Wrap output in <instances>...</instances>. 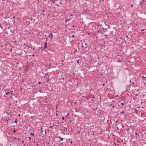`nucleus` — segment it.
Wrapping results in <instances>:
<instances>
[{"label": "nucleus", "mask_w": 146, "mask_h": 146, "mask_svg": "<svg viewBox=\"0 0 146 146\" xmlns=\"http://www.w3.org/2000/svg\"><path fill=\"white\" fill-rule=\"evenodd\" d=\"M60 125H61L62 126L60 127V129L64 131H67V128L66 127H64V126L62 124L61 125L60 124Z\"/></svg>", "instance_id": "nucleus-1"}, {"label": "nucleus", "mask_w": 146, "mask_h": 146, "mask_svg": "<svg viewBox=\"0 0 146 146\" xmlns=\"http://www.w3.org/2000/svg\"><path fill=\"white\" fill-rule=\"evenodd\" d=\"M145 1L144 0H142L139 3V5H141V7H143L144 5V3L145 2Z\"/></svg>", "instance_id": "nucleus-2"}, {"label": "nucleus", "mask_w": 146, "mask_h": 146, "mask_svg": "<svg viewBox=\"0 0 146 146\" xmlns=\"http://www.w3.org/2000/svg\"><path fill=\"white\" fill-rule=\"evenodd\" d=\"M9 18V17H6L5 16V17H4V19L6 20V21L5 22H9V20H7V19L8 18Z\"/></svg>", "instance_id": "nucleus-3"}, {"label": "nucleus", "mask_w": 146, "mask_h": 146, "mask_svg": "<svg viewBox=\"0 0 146 146\" xmlns=\"http://www.w3.org/2000/svg\"><path fill=\"white\" fill-rule=\"evenodd\" d=\"M53 37L52 34V33H50V34L49 35V38H50L52 39V37Z\"/></svg>", "instance_id": "nucleus-4"}, {"label": "nucleus", "mask_w": 146, "mask_h": 146, "mask_svg": "<svg viewBox=\"0 0 146 146\" xmlns=\"http://www.w3.org/2000/svg\"><path fill=\"white\" fill-rule=\"evenodd\" d=\"M44 78H46L47 80L46 81L47 82V83L49 81L48 76H47V77H45V76H44Z\"/></svg>", "instance_id": "nucleus-5"}, {"label": "nucleus", "mask_w": 146, "mask_h": 146, "mask_svg": "<svg viewBox=\"0 0 146 146\" xmlns=\"http://www.w3.org/2000/svg\"><path fill=\"white\" fill-rule=\"evenodd\" d=\"M42 48H44V49L47 48V43L46 42L44 43V48L42 47Z\"/></svg>", "instance_id": "nucleus-6"}, {"label": "nucleus", "mask_w": 146, "mask_h": 146, "mask_svg": "<svg viewBox=\"0 0 146 146\" xmlns=\"http://www.w3.org/2000/svg\"><path fill=\"white\" fill-rule=\"evenodd\" d=\"M59 123H58V125H56L55 126H56V127H58V128H60L59 127L60 125H59Z\"/></svg>", "instance_id": "nucleus-7"}, {"label": "nucleus", "mask_w": 146, "mask_h": 146, "mask_svg": "<svg viewBox=\"0 0 146 146\" xmlns=\"http://www.w3.org/2000/svg\"><path fill=\"white\" fill-rule=\"evenodd\" d=\"M69 115V113H68L67 114V115H66V119H67L68 118V116Z\"/></svg>", "instance_id": "nucleus-8"}, {"label": "nucleus", "mask_w": 146, "mask_h": 146, "mask_svg": "<svg viewBox=\"0 0 146 146\" xmlns=\"http://www.w3.org/2000/svg\"><path fill=\"white\" fill-rule=\"evenodd\" d=\"M144 30V29L142 30L141 31V33H142V34H144V32L143 31Z\"/></svg>", "instance_id": "nucleus-9"}, {"label": "nucleus", "mask_w": 146, "mask_h": 146, "mask_svg": "<svg viewBox=\"0 0 146 146\" xmlns=\"http://www.w3.org/2000/svg\"><path fill=\"white\" fill-rule=\"evenodd\" d=\"M30 135L33 136H34V134L33 133H32V132H30Z\"/></svg>", "instance_id": "nucleus-10"}, {"label": "nucleus", "mask_w": 146, "mask_h": 146, "mask_svg": "<svg viewBox=\"0 0 146 146\" xmlns=\"http://www.w3.org/2000/svg\"><path fill=\"white\" fill-rule=\"evenodd\" d=\"M9 93V92H7L6 94V95H8Z\"/></svg>", "instance_id": "nucleus-11"}, {"label": "nucleus", "mask_w": 146, "mask_h": 146, "mask_svg": "<svg viewBox=\"0 0 146 146\" xmlns=\"http://www.w3.org/2000/svg\"><path fill=\"white\" fill-rule=\"evenodd\" d=\"M125 113L124 111H122V112H121V114H123V113Z\"/></svg>", "instance_id": "nucleus-12"}, {"label": "nucleus", "mask_w": 146, "mask_h": 146, "mask_svg": "<svg viewBox=\"0 0 146 146\" xmlns=\"http://www.w3.org/2000/svg\"><path fill=\"white\" fill-rule=\"evenodd\" d=\"M15 18V16H13V17H11V18H10V19H12V18L13 19H14Z\"/></svg>", "instance_id": "nucleus-13"}, {"label": "nucleus", "mask_w": 146, "mask_h": 146, "mask_svg": "<svg viewBox=\"0 0 146 146\" xmlns=\"http://www.w3.org/2000/svg\"><path fill=\"white\" fill-rule=\"evenodd\" d=\"M52 67V66H51L50 64L49 65V66L48 67V68H51Z\"/></svg>", "instance_id": "nucleus-14"}, {"label": "nucleus", "mask_w": 146, "mask_h": 146, "mask_svg": "<svg viewBox=\"0 0 146 146\" xmlns=\"http://www.w3.org/2000/svg\"><path fill=\"white\" fill-rule=\"evenodd\" d=\"M39 92L40 93H41V92L42 93H43V92H42L41 90H39Z\"/></svg>", "instance_id": "nucleus-15"}, {"label": "nucleus", "mask_w": 146, "mask_h": 146, "mask_svg": "<svg viewBox=\"0 0 146 146\" xmlns=\"http://www.w3.org/2000/svg\"><path fill=\"white\" fill-rule=\"evenodd\" d=\"M47 76H48V73L46 74H45V76H46L45 77H47Z\"/></svg>", "instance_id": "nucleus-16"}, {"label": "nucleus", "mask_w": 146, "mask_h": 146, "mask_svg": "<svg viewBox=\"0 0 146 146\" xmlns=\"http://www.w3.org/2000/svg\"><path fill=\"white\" fill-rule=\"evenodd\" d=\"M26 46H27V47H28V48H30L31 49H32V48H31V47H30L29 46V45H26Z\"/></svg>", "instance_id": "nucleus-17"}, {"label": "nucleus", "mask_w": 146, "mask_h": 146, "mask_svg": "<svg viewBox=\"0 0 146 146\" xmlns=\"http://www.w3.org/2000/svg\"><path fill=\"white\" fill-rule=\"evenodd\" d=\"M64 139L63 138H60V140L61 141H62Z\"/></svg>", "instance_id": "nucleus-18"}, {"label": "nucleus", "mask_w": 146, "mask_h": 146, "mask_svg": "<svg viewBox=\"0 0 146 146\" xmlns=\"http://www.w3.org/2000/svg\"><path fill=\"white\" fill-rule=\"evenodd\" d=\"M69 20H69V19H67V20H66V21H65V22H67L68 21H69Z\"/></svg>", "instance_id": "nucleus-19"}, {"label": "nucleus", "mask_w": 146, "mask_h": 146, "mask_svg": "<svg viewBox=\"0 0 146 146\" xmlns=\"http://www.w3.org/2000/svg\"><path fill=\"white\" fill-rule=\"evenodd\" d=\"M38 83L39 84H41L40 82V81H38Z\"/></svg>", "instance_id": "nucleus-20"}, {"label": "nucleus", "mask_w": 146, "mask_h": 146, "mask_svg": "<svg viewBox=\"0 0 146 146\" xmlns=\"http://www.w3.org/2000/svg\"><path fill=\"white\" fill-rule=\"evenodd\" d=\"M17 119H16L15 120V121L14 122H15V123H16L17 124Z\"/></svg>", "instance_id": "nucleus-21"}, {"label": "nucleus", "mask_w": 146, "mask_h": 146, "mask_svg": "<svg viewBox=\"0 0 146 146\" xmlns=\"http://www.w3.org/2000/svg\"><path fill=\"white\" fill-rule=\"evenodd\" d=\"M135 111L136 112V113H137V110L136 109H135Z\"/></svg>", "instance_id": "nucleus-22"}, {"label": "nucleus", "mask_w": 146, "mask_h": 146, "mask_svg": "<svg viewBox=\"0 0 146 146\" xmlns=\"http://www.w3.org/2000/svg\"><path fill=\"white\" fill-rule=\"evenodd\" d=\"M142 77L143 78H146V77H145V76H142Z\"/></svg>", "instance_id": "nucleus-23"}, {"label": "nucleus", "mask_w": 146, "mask_h": 146, "mask_svg": "<svg viewBox=\"0 0 146 146\" xmlns=\"http://www.w3.org/2000/svg\"><path fill=\"white\" fill-rule=\"evenodd\" d=\"M64 119H65V118H64V117H62V120H64Z\"/></svg>", "instance_id": "nucleus-24"}, {"label": "nucleus", "mask_w": 146, "mask_h": 146, "mask_svg": "<svg viewBox=\"0 0 146 146\" xmlns=\"http://www.w3.org/2000/svg\"><path fill=\"white\" fill-rule=\"evenodd\" d=\"M135 135H137V136H138L139 135L137 134V133H135Z\"/></svg>", "instance_id": "nucleus-25"}, {"label": "nucleus", "mask_w": 146, "mask_h": 146, "mask_svg": "<svg viewBox=\"0 0 146 146\" xmlns=\"http://www.w3.org/2000/svg\"><path fill=\"white\" fill-rule=\"evenodd\" d=\"M10 119H8V120H7V122L8 123V122H9V121H10Z\"/></svg>", "instance_id": "nucleus-26"}, {"label": "nucleus", "mask_w": 146, "mask_h": 146, "mask_svg": "<svg viewBox=\"0 0 146 146\" xmlns=\"http://www.w3.org/2000/svg\"><path fill=\"white\" fill-rule=\"evenodd\" d=\"M16 132V131L15 130H13V132L14 133H15Z\"/></svg>", "instance_id": "nucleus-27"}, {"label": "nucleus", "mask_w": 146, "mask_h": 146, "mask_svg": "<svg viewBox=\"0 0 146 146\" xmlns=\"http://www.w3.org/2000/svg\"><path fill=\"white\" fill-rule=\"evenodd\" d=\"M77 51L76 49H75V50L74 51V53H75Z\"/></svg>", "instance_id": "nucleus-28"}, {"label": "nucleus", "mask_w": 146, "mask_h": 146, "mask_svg": "<svg viewBox=\"0 0 146 146\" xmlns=\"http://www.w3.org/2000/svg\"><path fill=\"white\" fill-rule=\"evenodd\" d=\"M121 104L122 106H123L124 105V103H122Z\"/></svg>", "instance_id": "nucleus-29"}, {"label": "nucleus", "mask_w": 146, "mask_h": 146, "mask_svg": "<svg viewBox=\"0 0 146 146\" xmlns=\"http://www.w3.org/2000/svg\"><path fill=\"white\" fill-rule=\"evenodd\" d=\"M13 92V91H11V93H10V94H12V92Z\"/></svg>", "instance_id": "nucleus-30"}, {"label": "nucleus", "mask_w": 146, "mask_h": 146, "mask_svg": "<svg viewBox=\"0 0 146 146\" xmlns=\"http://www.w3.org/2000/svg\"><path fill=\"white\" fill-rule=\"evenodd\" d=\"M53 126H54V125L53 126H51V125H50V127L51 128H52Z\"/></svg>", "instance_id": "nucleus-31"}, {"label": "nucleus", "mask_w": 146, "mask_h": 146, "mask_svg": "<svg viewBox=\"0 0 146 146\" xmlns=\"http://www.w3.org/2000/svg\"><path fill=\"white\" fill-rule=\"evenodd\" d=\"M14 139H17L16 137H15V138H14Z\"/></svg>", "instance_id": "nucleus-32"}, {"label": "nucleus", "mask_w": 146, "mask_h": 146, "mask_svg": "<svg viewBox=\"0 0 146 146\" xmlns=\"http://www.w3.org/2000/svg\"><path fill=\"white\" fill-rule=\"evenodd\" d=\"M41 132L42 133L43 132V131L42 130V128L41 127Z\"/></svg>", "instance_id": "nucleus-33"}, {"label": "nucleus", "mask_w": 146, "mask_h": 146, "mask_svg": "<svg viewBox=\"0 0 146 146\" xmlns=\"http://www.w3.org/2000/svg\"><path fill=\"white\" fill-rule=\"evenodd\" d=\"M72 37H75V36L74 35H72Z\"/></svg>", "instance_id": "nucleus-34"}, {"label": "nucleus", "mask_w": 146, "mask_h": 146, "mask_svg": "<svg viewBox=\"0 0 146 146\" xmlns=\"http://www.w3.org/2000/svg\"><path fill=\"white\" fill-rule=\"evenodd\" d=\"M112 108H115V107L114 106H112Z\"/></svg>", "instance_id": "nucleus-35"}, {"label": "nucleus", "mask_w": 146, "mask_h": 146, "mask_svg": "<svg viewBox=\"0 0 146 146\" xmlns=\"http://www.w3.org/2000/svg\"><path fill=\"white\" fill-rule=\"evenodd\" d=\"M51 2L54 3V1L53 0H52L51 1Z\"/></svg>", "instance_id": "nucleus-36"}, {"label": "nucleus", "mask_w": 146, "mask_h": 146, "mask_svg": "<svg viewBox=\"0 0 146 146\" xmlns=\"http://www.w3.org/2000/svg\"><path fill=\"white\" fill-rule=\"evenodd\" d=\"M70 143L71 144H72V141H70Z\"/></svg>", "instance_id": "nucleus-37"}, {"label": "nucleus", "mask_w": 146, "mask_h": 146, "mask_svg": "<svg viewBox=\"0 0 146 146\" xmlns=\"http://www.w3.org/2000/svg\"><path fill=\"white\" fill-rule=\"evenodd\" d=\"M118 122V120H117L116 121V123H117Z\"/></svg>", "instance_id": "nucleus-38"}, {"label": "nucleus", "mask_w": 146, "mask_h": 146, "mask_svg": "<svg viewBox=\"0 0 146 146\" xmlns=\"http://www.w3.org/2000/svg\"><path fill=\"white\" fill-rule=\"evenodd\" d=\"M130 82L131 83H132V82H131V80H130Z\"/></svg>", "instance_id": "nucleus-39"}, {"label": "nucleus", "mask_w": 146, "mask_h": 146, "mask_svg": "<svg viewBox=\"0 0 146 146\" xmlns=\"http://www.w3.org/2000/svg\"><path fill=\"white\" fill-rule=\"evenodd\" d=\"M102 29L103 30H104V29L103 27H102Z\"/></svg>", "instance_id": "nucleus-40"}, {"label": "nucleus", "mask_w": 146, "mask_h": 146, "mask_svg": "<svg viewBox=\"0 0 146 146\" xmlns=\"http://www.w3.org/2000/svg\"><path fill=\"white\" fill-rule=\"evenodd\" d=\"M42 16H43L44 15V13H42Z\"/></svg>", "instance_id": "nucleus-41"}, {"label": "nucleus", "mask_w": 146, "mask_h": 146, "mask_svg": "<svg viewBox=\"0 0 146 146\" xmlns=\"http://www.w3.org/2000/svg\"><path fill=\"white\" fill-rule=\"evenodd\" d=\"M103 86H105V84H103Z\"/></svg>", "instance_id": "nucleus-42"}, {"label": "nucleus", "mask_w": 146, "mask_h": 146, "mask_svg": "<svg viewBox=\"0 0 146 146\" xmlns=\"http://www.w3.org/2000/svg\"><path fill=\"white\" fill-rule=\"evenodd\" d=\"M22 143H24V141H22Z\"/></svg>", "instance_id": "nucleus-43"}, {"label": "nucleus", "mask_w": 146, "mask_h": 146, "mask_svg": "<svg viewBox=\"0 0 146 146\" xmlns=\"http://www.w3.org/2000/svg\"><path fill=\"white\" fill-rule=\"evenodd\" d=\"M77 63H79V60H78V61H77Z\"/></svg>", "instance_id": "nucleus-44"}, {"label": "nucleus", "mask_w": 146, "mask_h": 146, "mask_svg": "<svg viewBox=\"0 0 146 146\" xmlns=\"http://www.w3.org/2000/svg\"><path fill=\"white\" fill-rule=\"evenodd\" d=\"M29 140H30L31 139V137H29Z\"/></svg>", "instance_id": "nucleus-45"}, {"label": "nucleus", "mask_w": 146, "mask_h": 146, "mask_svg": "<svg viewBox=\"0 0 146 146\" xmlns=\"http://www.w3.org/2000/svg\"><path fill=\"white\" fill-rule=\"evenodd\" d=\"M133 5H131V7H133Z\"/></svg>", "instance_id": "nucleus-46"}, {"label": "nucleus", "mask_w": 146, "mask_h": 146, "mask_svg": "<svg viewBox=\"0 0 146 146\" xmlns=\"http://www.w3.org/2000/svg\"><path fill=\"white\" fill-rule=\"evenodd\" d=\"M87 45V43H85V46H86Z\"/></svg>", "instance_id": "nucleus-47"}, {"label": "nucleus", "mask_w": 146, "mask_h": 146, "mask_svg": "<svg viewBox=\"0 0 146 146\" xmlns=\"http://www.w3.org/2000/svg\"><path fill=\"white\" fill-rule=\"evenodd\" d=\"M72 27H75V26L74 25H72Z\"/></svg>", "instance_id": "nucleus-48"}, {"label": "nucleus", "mask_w": 146, "mask_h": 146, "mask_svg": "<svg viewBox=\"0 0 146 146\" xmlns=\"http://www.w3.org/2000/svg\"><path fill=\"white\" fill-rule=\"evenodd\" d=\"M64 61V60H62V61H61V62H63Z\"/></svg>", "instance_id": "nucleus-49"}, {"label": "nucleus", "mask_w": 146, "mask_h": 146, "mask_svg": "<svg viewBox=\"0 0 146 146\" xmlns=\"http://www.w3.org/2000/svg\"><path fill=\"white\" fill-rule=\"evenodd\" d=\"M132 84H133V85H134V83L132 82Z\"/></svg>", "instance_id": "nucleus-50"}, {"label": "nucleus", "mask_w": 146, "mask_h": 146, "mask_svg": "<svg viewBox=\"0 0 146 146\" xmlns=\"http://www.w3.org/2000/svg\"><path fill=\"white\" fill-rule=\"evenodd\" d=\"M42 12H44V10H43L42 11Z\"/></svg>", "instance_id": "nucleus-51"}, {"label": "nucleus", "mask_w": 146, "mask_h": 146, "mask_svg": "<svg viewBox=\"0 0 146 146\" xmlns=\"http://www.w3.org/2000/svg\"><path fill=\"white\" fill-rule=\"evenodd\" d=\"M7 91H8V90H5V91H6V92Z\"/></svg>", "instance_id": "nucleus-52"}, {"label": "nucleus", "mask_w": 146, "mask_h": 146, "mask_svg": "<svg viewBox=\"0 0 146 146\" xmlns=\"http://www.w3.org/2000/svg\"><path fill=\"white\" fill-rule=\"evenodd\" d=\"M12 49H11V50H10V51H11V52H12Z\"/></svg>", "instance_id": "nucleus-53"}, {"label": "nucleus", "mask_w": 146, "mask_h": 146, "mask_svg": "<svg viewBox=\"0 0 146 146\" xmlns=\"http://www.w3.org/2000/svg\"><path fill=\"white\" fill-rule=\"evenodd\" d=\"M58 138H59L60 139V138H60V137H58Z\"/></svg>", "instance_id": "nucleus-54"}, {"label": "nucleus", "mask_w": 146, "mask_h": 146, "mask_svg": "<svg viewBox=\"0 0 146 146\" xmlns=\"http://www.w3.org/2000/svg\"><path fill=\"white\" fill-rule=\"evenodd\" d=\"M138 96V95L137 94H136L135 95V96Z\"/></svg>", "instance_id": "nucleus-55"}, {"label": "nucleus", "mask_w": 146, "mask_h": 146, "mask_svg": "<svg viewBox=\"0 0 146 146\" xmlns=\"http://www.w3.org/2000/svg\"><path fill=\"white\" fill-rule=\"evenodd\" d=\"M137 91L138 92H139V89H137Z\"/></svg>", "instance_id": "nucleus-56"}, {"label": "nucleus", "mask_w": 146, "mask_h": 146, "mask_svg": "<svg viewBox=\"0 0 146 146\" xmlns=\"http://www.w3.org/2000/svg\"><path fill=\"white\" fill-rule=\"evenodd\" d=\"M33 50H35V48H33Z\"/></svg>", "instance_id": "nucleus-57"}, {"label": "nucleus", "mask_w": 146, "mask_h": 146, "mask_svg": "<svg viewBox=\"0 0 146 146\" xmlns=\"http://www.w3.org/2000/svg\"><path fill=\"white\" fill-rule=\"evenodd\" d=\"M17 139V140H19V138H18Z\"/></svg>", "instance_id": "nucleus-58"}, {"label": "nucleus", "mask_w": 146, "mask_h": 146, "mask_svg": "<svg viewBox=\"0 0 146 146\" xmlns=\"http://www.w3.org/2000/svg\"><path fill=\"white\" fill-rule=\"evenodd\" d=\"M117 129H119V128H118V127H117Z\"/></svg>", "instance_id": "nucleus-59"}, {"label": "nucleus", "mask_w": 146, "mask_h": 146, "mask_svg": "<svg viewBox=\"0 0 146 146\" xmlns=\"http://www.w3.org/2000/svg\"><path fill=\"white\" fill-rule=\"evenodd\" d=\"M141 104H142L143 103V102H141Z\"/></svg>", "instance_id": "nucleus-60"}, {"label": "nucleus", "mask_w": 146, "mask_h": 146, "mask_svg": "<svg viewBox=\"0 0 146 146\" xmlns=\"http://www.w3.org/2000/svg\"><path fill=\"white\" fill-rule=\"evenodd\" d=\"M21 77V76H18V77Z\"/></svg>", "instance_id": "nucleus-61"}, {"label": "nucleus", "mask_w": 146, "mask_h": 146, "mask_svg": "<svg viewBox=\"0 0 146 146\" xmlns=\"http://www.w3.org/2000/svg\"><path fill=\"white\" fill-rule=\"evenodd\" d=\"M17 101H15V102H16V103H17Z\"/></svg>", "instance_id": "nucleus-62"}, {"label": "nucleus", "mask_w": 146, "mask_h": 146, "mask_svg": "<svg viewBox=\"0 0 146 146\" xmlns=\"http://www.w3.org/2000/svg\"><path fill=\"white\" fill-rule=\"evenodd\" d=\"M93 98H95V97H94V96L93 97Z\"/></svg>", "instance_id": "nucleus-63"}, {"label": "nucleus", "mask_w": 146, "mask_h": 146, "mask_svg": "<svg viewBox=\"0 0 146 146\" xmlns=\"http://www.w3.org/2000/svg\"><path fill=\"white\" fill-rule=\"evenodd\" d=\"M83 46H84V45H83L82 46V47H83Z\"/></svg>", "instance_id": "nucleus-64"}]
</instances>
